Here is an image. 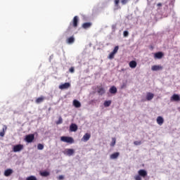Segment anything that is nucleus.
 <instances>
[{"instance_id":"obj_30","label":"nucleus","mask_w":180,"mask_h":180,"mask_svg":"<svg viewBox=\"0 0 180 180\" xmlns=\"http://www.w3.org/2000/svg\"><path fill=\"white\" fill-rule=\"evenodd\" d=\"M117 51H119V46H117L114 48L113 51H112V53H113L114 54H116V53H117Z\"/></svg>"},{"instance_id":"obj_19","label":"nucleus","mask_w":180,"mask_h":180,"mask_svg":"<svg viewBox=\"0 0 180 180\" xmlns=\"http://www.w3.org/2000/svg\"><path fill=\"white\" fill-rule=\"evenodd\" d=\"M154 98V94L148 92L146 94V100L151 101Z\"/></svg>"},{"instance_id":"obj_13","label":"nucleus","mask_w":180,"mask_h":180,"mask_svg":"<svg viewBox=\"0 0 180 180\" xmlns=\"http://www.w3.org/2000/svg\"><path fill=\"white\" fill-rule=\"evenodd\" d=\"M70 131H77V130H78V126H77L75 124H72L70 126Z\"/></svg>"},{"instance_id":"obj_14","label":"nucleus","mask_w":180,"mask_h":180,"mask_svg":"<svg viewBox=\"0 0 180 180\" xmlns=\"http://www.w3.org/2000/svg\"><path fill=\"white\" fill-rule=\"evenodd\" d=\"M129 65L130 68H136L137 67V62L136 60H131L129 62Z\"/></svg>"},{"instance_id":"obj_1","label":"nucleus","mask_w":180,"mask_h":180,"mask_svg":"<svg viewBox=\"0 0 180 180\" xmlns=\"http://www.w3.org/2000/svg\"><path fill=\"white\" fill-rule=\"evenodd\" d=\"M60 141L63 143H68V144L74 143V139L71 136H61Z\"/></svg>"},{"instance_id":"obj_40","label":"nucleus","mask_w":180,"mask_h":180,"mask_svg":"<svg viewBox=\"0 0 180 180\" xmlns=\"http://www.w3.org/2000/svg\"><path fill=\"white\" fill-rule=\"evenodd\" d=\"M70 30H71V27H69L68 28L67 32H70Z\"/></svg>"},{"instance_id":"obj_9","label":"nucleus","mask_w":180,"mask_h":180,"mask_svg":"<svg viewBox=\"0 0 180 180\" xmlns=\"http://www.w3.org/2000/svg\"><path fill=\"white\" fill-rule=\"evenodd\" d=\"M164 57V53L162 52H158L154 54L155 58H158L159 60Z\"/></svg>"},{"instance_id":"obj_4","label":"nucleus","mask_w":180,"mask_h":180,"mask_svg":"<svg viewBox=\"0 0 180 180\" xmlns=\"http://www.w3.org/2000/svg\"><path fill=\"white\" fill-rule=\"evenodd\" d=\"M78 21H79L78 16L77 15L75 16L72 21V25L73 26V27H78Z\"/></svg>"},{"instance_id":"obj_15","label":"nucleus","mask_w":180,"mask_h":180,"mask_svg":"<svg viewBox=\"0 0 180 180\" xmlns=\"http://www.w3.org/2000/svg\"><path fill=\"white\" fill-rule=\"evenodd\" d=\"M90 139H91V134L86 133V134H85L83 136L82 140L83 141H88V140H89Z\"/></svg>"},{"instance_id":"obj_38","label":"nucleus","mask_w":180,"mask_h":180,"mask_svg":"<svg viewBox=\"0 0 180 180\" xmlns=\"http://www.w3.org/2000/svg\"><path fill=\"white\" fill-rule=\"evenodd\" d=\"M58 180H63V179H64V176H63V175L59 176L58 177Z\"/></svg>"},{"instance_id":"obj_33","label":"nucleus","mask_w":180,"mask_h":180,"mask_svg":"<svg viewBox=\"0 0 180 180\" xmlns=\"http://www.w3.org/2000/svg\"><path fill=\"white\" fill-rule=\"evenodd\" d=\"M62 123H63V118L60 117L58 120L56 122V124H61Z\"/></svg>"},{"instance_id":"obj_25","label":"nucleus","mask_w":180,"mask_h":180,"mask_svg":"<svg viewBox=\"0 0 180 180\" xmlns=\"http://www.w3.org/2000/svg\"><path fill=\"white\" fill-rule=\"evenodd\" d=\"M111 104H112V101H105L104 102L105 108H109V106H110Z\"/></svg>"},{"instance_id":"obj_36","label":"nucleus","mask_w":180,"mask_h":180,"mask_svg":"<svg viewBox=\"0 0 180 180\" xmlns=\"http://www.w3.org/2000/svg\"><path fill=\"white\" fill-rule=\"evenodd\" d=\"M135 180H141V176L140 175H136L134 176Z\"/></svg>"},{"instance_id":"obj_27","label":"nucleus","mask_w":180,"mask_h":180,"mask_svg":"<svg viewBox=\"0 0 180 180\" xmlns=\"http://www.w3.org/2000/svg\"><path fill=\"white\" fill-rule=\"evenodd\" d=\"M115 144H116V138H112V142L110 143V146L115 147Z\"/></svg>"},{"instance_id":"obj_10","label":"nucleus","mask_w":180,"mask_h":180,"mask_svg":"<svg viewBox=\"0 0 180 180\" xmlns=\"http://www.w3.org/2000/svg\"><path fill=\"white\" fill-rule=\"evenodd\" d=\"M151 70L152 71H160L162 70V66L155 65L152 66Z\"/></svg>"},{"instance_id":"obj_16","label":"nucleus","mask_w":180,"mask_h":180,"mask_svg":"<svg viewBox=\"0 0 180 180\" xmlns=\"http://www.w3.org/2000/svg\"><path fill=\"white\" fill-rule=\"evenodd\" d=\"M119 155H120V153L119 152L114 153L112 155H110V158L111 160H116V158H117Z\"/></svg>"},{"instance_id":"obj_2","label":"nucleus","mask_w":180,"mask_h":180,"mask_svg":"<svg viewBox=\"0 0 180 180\" xmlns=\"http://www.w3.org/2000/svg\"><path fill=\"white\" fill-rule=\"evenodd\" d=\"M22 149H23V145L18 144L13 146V151L14 153H19V151H22Z\"/></svg>"},{"instance_id":"obj_31","label":"nucleus","mask_w":180,"mask_h":180,"mask_svg":"<svg viewBox=\"0 0 180 180\" xmlns=\"http://www.w3.org/2000/svg\"><path fill=\"white\" fill-rule=\"evenodd\" d=\"M108 58H110V60H112V58H115V53L113 52H111L108 56Z\"/></svg>"},{"instance_id":"obj_32","label":"nucleus","mask_w":180,"mask_h":180,"mask_svg":"<svg viewBox=\"0 0 180 180\" xmlns=\"http://www.w3.org/2000/svg\"><path fill=\"white\" fill-rule=\"evenodd\" d=\"M37 148H38V150H43V148H44V146L41 143H39L37 145Z\"/></svg>"},{"instance_id":"obj_26","label":"nucleus","mask_w":180,"mask_h":180,"mask_svg":"<svg viewBox=\"0 0 180 180\" xmlns=\"http://www.w3.org/2000/svg\"><path fill=\"white\" fill-rule=\"evenodd\" d=\"M120 2V0H115V1H114L115 6H116L117 9L120 8V6H119Z\"/></svg>"},{"instance_id":"obj_7","label":"nucleus","mask_w":180,"mask_h":180,"mask_svg":"<svg viewBox=\"0 0 180 180\" xmlns=\"http://www.w3.org/2000/svg\"><path fill=\"white\" fill-rule=\"evenodd\" d=\"M138 175L141 176L142 178H146V176H147V171L144 169H140L138 171Z\"/></svg>"},{"instance_id":"obj_5","label":"nucleus","mask_w":180,"mask_h":180,"mask_svg":"<svg viewBox=\"0 0 180 180\" xmlns=\"http://www.w3.org/2000/svg\"><path fill=\"white\" fill-rule=\"evenodd\" d=\"M71 86V84L66 82L65 84H62L59 86V89H68Z\"/></svg>"},{"instance_id":"obj_35","label":"nucleus","mask_w":180,"mask_h":180,"mask_svg":"<svg viewBox=\"0 0 180 180\" xmlns=\"http://www.w3.org/2000/svg\"><path fill=\"white\" fill-rule=\"evenodd\" d=\"M129 1L130 0H121V4H122V5H126V4L129 2Z\"/></svg>"},{"instance_id":"obj_12","label":"nucleus","mask_w":180,"mask_h":180,"mask_svg":"<svg viewBox=\"0 0 180 180\" xmlns=\"http://www.w3.org/2000/svg\"><path fill=\"white\" fill-rule=\"evenodd\" d=\"M6 130H8V127L6 125H4L2 131H0V137H4L5 136V132Z\"/></svg>"},{"instance_id":"obj_6","label":"nucleus","mask_w":180,"mask_h":180,"mask_svg":"<svg viewBox=\"0 0 180 180\" xmlns=\"http://www.w3.org/2000/svg\"><path fill=\"white\" fill-rule=\"evenodd\" d=\"M13 174V169H7L4 171V176H11Z\"/></svg>"},{"instance_id":"obj_22","label":"nucleus","mask_w":180,"mask_h":180,"mask_svg":"<svg viewBox=\"0 0 180 180\" xmlns=\"http://www.w3.org/2000/svg\"><path fill=\"white\" fill-rule=\"evenodd\" d=\"M73 105L76 108H81V103L78 100H74Z\"/></svg>"},{"instance_id":"obj_29","label":"nucleus","mask_w":180,"mask_h":180,"mask_svg":"<svg viewBox=\"0 0 180 180\" xmlns=\"http://www.w3.org/2000/svg\"><path fill=\"white\" fill-rule=\"evenodd\" d=\"M26 180H37V178L34 176H30L27 177Z\"/></svg>"},{"instance_id":"obj_18","label":"nucleus","mask_w":180,"mask_h":180,"mask_svg":"<svg viewBox=\"0 0 180 180\" xmlns=\"http://www.w3.org/2000/svg\"><path fill=\"white\" fill-rule=\"evenodd\" d=\"M66 41L68 44H72V43H74V41H75V38H74V36H72V37L68 38Z\"/></svg>"},{"instance_id":"obj_11","label":"nucleus","mask_w":180,"mask_h":180,"mask_svg":"<svg viewBox=\"0 0 180 180\" xmlns=\"http://www.w3.org/2000/svg\"><path fill=\"white\" fill-rule=\"evenodd\" d=\"M171 101H174V102H179V101H180L179 95L173 94V96L171 97Z\"/></svg>"},{"instance_id":"obj_41","label":"nucleus","mask_w":180,"mask_h":180,"mask_svg":"<svg viewBox=\"0 0 180 180\" xmlns=\"http://www.w3.org/2000/svg\"><path fill=\"white\" fill-rule=\"evenodd\" d=\"M158 6H162V4L161 3L158 4Z\"/></svg>"},{"instance_id":"obj_20","label":"nucleus","mask_w":180,"mask_h":180,"mask_svg":"<svg viewBox=\"0 0 180 180\" xmlns=\"http://www.w3.org/2000/svg\"><path fill=\"white\" fill-rule=\"evenodd\" d=\"M109 92L110 94H117V89L116 88V86H112L110 88Z\"/></svg>"},{"instance_id":"obj_28","label":"nucleus","mask_w":180,"mask_h":180,"mask_svg":"<svg viewBox=\"0 0 180 180\" xmlns=\"http://www.w3.org/2000/svg\"><path fill=\"white\" fill-rule=\"evenodd\" d=\"M41 176H49V175H50V172H41Z\"/></svg>"},{"instance_id":"obj_37","label":"nucleus","mask_w":180,"mask_h":180,"mask_svg":"<svg viewBox=\"0 0 180 180\" xmlns=\"http://www.w3.org/2000/svg\"><path fill=\"white\" fill-rule=\"evenodd\" d=\"M123 35H124V37H127V36H129V32L124 31Z\"/></svg>"},{"instance_id":"obj_23","label":"nucleus","mask_w":180,"mask_h":180,"mask_svg":"<svg viewBox=\"0 0 180 180\" xmlns=\"http://www.w3.org/2000/svg\"><path fill=\"white\" fill-rule=\"evenodd\" d=\"M67 155H72L74 154V149H66L65 150Z\"/></svg>"},{"instance_id":"obj_21","label":"nucleus","mask_w":180,"mask_h":180,"mask_svg":"<svg viewBox=\"0 0 180 180\" xmlns=\"http://www.w3.org/2000/svg\"><path fill=\"white\" fill-rule=\"evenodd\" d=\"M97 92L100 95H103L105 94V88H103V87H98V90H97Z\"/></svg>"},{"instance_id":"obj_39","label":"nucleus","mask_w":180,"mask_h":180,"mask_svg":"<svg viewBox=\"0 0 180 180\" xmlns=\"http://www.w3.org/2000/svg\"><path fill=\"white\" fill-rule=\"evenodd\" d=\"M69 71H70V72H72V73L74 72V71H75L74 67L70 68Z\"/></svg>"},{"instance_id":"obj_24","label":"nucleus","mask_w":180,"mask_h":180,"mask_svg":"<svg viewBox=\"0 0 180 180\" xmlns=\"http://www.w3.org/2000/svg\"><path fill=\"white\" fill-rule=\"evenodd\" d=\"M44 101V97L41 96V97L37 98L35 102H36V103H41V102H43Z\"/></svg>"},{"instance_id":"obj_34","label":"nucleus","mask_w":180,"mask_h":180,"mask_svg":"<svg viewBox=\"0 0 180 180\" xmlns=\"http://www.w3.org/2000/svg\"><path fill=\"white\" fill-rule=\"evenodd\" d=\"M134 144L135 146H140V145L141 144V141H135L134 142Z\"/></svg>"},{"instance_id":"obj_8","label":"nucleus","mask_w":180,"mask_h":180,"mask_svg":"<svg viewBox=\"0 0 180 180\" xmlns=\"http://www.w3.org/2000/svg\"><path fill=\"white\" fill-rule=\"evenodd\" d=\"M156 122L159 126H162V124H164V118L161 116H158L156 119Z\"/></svg>"},{"instance_id":"obj_17","label":"nucleus","mask_w":180,"mask_h":180,"mask_svg":"<svg viewBox=\"0 0 180 180\" xmlns=\"http://www.w3.org/2000/svg\"><path fill=\"white\" fill-rule=\"evenodd\" d=\"M92 26V22H84L82 24V27L83 29H89Z\"/></svg>"},{"instance_id":"obj_3","label":"nucleus","mask_w":180,"mask_h":180,"mask_svg":"<svg viewBox=\"0 0 180 180\" xmlns=\"http://www.w3.org/2000/svg\"><path fill=\"white\" fill-rule=\"evenodd\" d=\"M33 140H34V134H28L25 136V141L27 143H32Z\"/></svg>"}]
</instances>
